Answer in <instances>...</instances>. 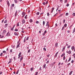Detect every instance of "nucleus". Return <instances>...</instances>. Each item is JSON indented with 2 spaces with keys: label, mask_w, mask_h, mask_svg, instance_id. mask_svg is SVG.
Returning <instances> with one entry per match:
<instances>
[{
  "label": "nucleus",
  "mask_w": 75,
  "mask_h": 75,
  "mask_svg": "<svg viewBox=\"0 0 75 75\" xmlns=\"http://www.w3.org/2000/svg\"><path fill=\"white\" fill-rule=\"evenodd\" d=\"M43 50H44L45 51H46V49H45V48H43Z\"/></svg>",
  "instance_id": "52"
},
{
  "label": "nucleus",
  "mask_w": 75,
  "mask_h": 75,
  "mask_svg": "<svg viewBox=\"0 0 75 75\" xmlns=\"http://www.w3.org/2000/svg\"><path fill=\"white\" fill-rule=\"evenodd\" d=\"M3 53H6V52L5 51H3Z\"/></svg>",
  "instance_id": "50"
},
{
  "label": "nucleus",
  "mask_w": 75,
  "mask_h": 75,
  "mask_svg": "<svg viewBox=\"0 0 75 75\" xmlns=\"http://www.w3.org/2000/svg\"><path fill=\"white\" fill-rule=\"evenodd\" d=\"M49 63V61H48L47 62H46V64H48Z\"/></svg>",
  "instance_id": "55"
},
{
  "label": "nucleus",
  "mask_w": 75,
  "mask_h": 75,
  "mask_svg": "<svg viewBox=\"0 0 75 75\" xmlns=\"http://www.w3.org/2000/svg\"><path fill=\"white\" fill-rule=\"evenodd\" d=\"M25 64L23 63V67H25Z\"/></svg>",
  "instance_id": "57"
},
{
  "label": "nucleus",
  "mask_w": 75,
  "mask_h": 75,
  "mask_svg": "<svg viewBox=\"0 0 75 75\" xmlns=\"http://www.w3.org/2000/svg\"><path fill=\"white\" fill-rule=\"evenodd\" d=\"M17 26L18 27V26H19L20 25H19V22H18L17 23Z\"/></svg>",
  "instance_id": "21"
},
{
  "label": "nucleus",
  "mask_w": 75,
  "mask_h": 75,
  "mask_svg": "<svg viewBox=\"0 0 75 75\" xmlns=\"http://www.w3.org/2000/svg\"><path fill=\"white\" fill-rule=\"evenodd\" d=\"M64 26L63 27L62 29V30H64Z\"/></svg>",
  "instance_id": "43"
},
{
  "label": "nucleus",
  "mask_w": 75,
  "mask_h": 75,
  "mask_svg": "<svg viewBox=\"0 0 75 75\" xmlns=\"http://www.w3.org/2000/svg\"><path fill=\"white\" fill-rule=\"evenodd\" d=\"M65 56H64L63 57V60H65Z\"/></svg>",
  "instance_id": "40"
},
{
  "label": "nucleus",
  "mask_w": 75,
  "mask_h": 75,
  "mask_svg": "<svg viewBox=\"0 0 75 75\" xmlns=\"http://www.w3.org/2000/svg\"><path fill=\"white\" fill-rule=\"evenodd\" d=\"M27 16H26L25 17V18L26 19H27Z\"/></svg>",
  "instance_id": "30"
},
{
  "label": "nucleus",
  "mask_w": 75,
  "mask_h": 75,
  "mask_svg": "<svg viewBox=\"0 0 75 75\" xmlns=\"http://www.w3.org/2000/svg\"><path fill=\"white\" fill-rule=\"evenodd\" d=\"M38 74V72H36L35 75H37Z\"/></svg>",
  "instance_id": "46"
},
{
  "label": "nucleus",
  "mask_w": 75,
  "mask_h": 75,
  "mask_svg": "<svg viewBox=\"0 0 75 75\" xmlns=\"http://www.w3.org/2000/svg\"><path fill=\"white\" fill-rule=\"evenodd\" d=\"M6 33V30H4L3 31V33L4 34H5Z\"/></svg>",
  "instance_id": "9"
},
{
  "label": "nucleus",
  "mask_w": 75,
  "mask_h": 75,
  "mask_svg": "<svg viewBox=\"0 0 75 75\" xmlns=\"http://www.w3.org/2000/svg\"><path fill=\"white\" fill-rule=\"evenodd\" d=\"M13 29H14V27H13L11 28V30H13Z\"/></svg>",
  "instance_id": "62"
},
{
  "label": "nucleus",
  "mask_w": 75,
  "mask_h": 75,
  "mask_svg": "<svg viewBox=\"0 0 75 75\" xmlns=\"http://www.w3.org/2000/svg\"><path fill=\"white\" fill-rule=\"evenodd\" d=\"M46 26H47V27H47V29L49 28V25L48 24H47Z\"/></svg>",
  "instance_id": "11"
},
{
  "label": "nucleus",
  "mask_w": 75,
  "mask_h": 75,
  "mask_svg": "<svg viewBox=\"0 0 75 75\" xmlns=\"http://www.w3.org/2000/svg\"><path fill=\"white\" fill-rule=\"evenodd\" d=\"M73 16H75V13H73Z\"/></svg>",
  "instance_id": "34"
},
{
  "label": "nucleus",
  "mask_w": 75,
  "mask_h": 75,
  "mask_svg": "<svg viewBox=\"0 0 75 75\" xmlns=\"http://www.w3.org/2000/svg\"><path fill=\"white\" fill-rule=\"evenodd\" d=\"M17 11H16L15 13V16H17Z\"/></svg>",
  "instance_id": "14"
},
{
  "label": "nucleus",
  "mask_w": 75,
  "mask_h": 75,
  "mask_svg": "<svg viewBox=\"0 0 75 75\" xmlns=\"http://www.w3.org/2000/svg\"><path fill=\"white\" fill-rule=\"evenodd\" d=\"M39 14H40V13H39V12H37L36 13L37 15H39Z\"/></svg>",
  "instance_id": "25"
},
{
  "label": "nucleus",
  "mask_w": 75,
  "mask_h": 75,
  "mask_svg": "<svg viewBox=\"0 0 75 75\" xmlns=\"http://www.w3.org/2000/svg\"><path fill=\"white\" fill-rule=\"evenodd\" d=\"M71 47V45H69L67 47V48H69Z\"/></svg>",
  "instance_id": "31"
},
{
  "label": "nucleus",
  "mask_w": 75,
  "mask_h": 75,
  "mask_svg": "<svg viewBox=\"0 0 75 75\" xmlns=\"http://www.w3.org/2000/svg\"><path fill=\"white\" fill-rule=\"evenodd\" d=\"M25 38H26V37L25 38V39L24 40V42H25Z\"/></svg>",
  "instance_id": "26"
},
{
  "label": "nucleus",
  "mask_w": 75,
  "mask_h": 75,
  "mask_svg": "<svg viewBox=\"0 0 75 75\" xmlns=\"http://www.w3.org/2000/svg\"><path fill=\"white\" fill-rule=\"evenodd\" d=\"M23 57H21V61H22V60H23Z\"/></svg>",
  "instance_id": "33"
},
{
  "label": "nucleus",
  "mask_w": 75,
  "mask_h": 75,
  "mask_svg": "<svg viewBox=\"0 0 75 75\" xmlns=\"http://www.w3.org/2000/svg\"><path fill=\"white\" fill-rule=\"evenodd\" d=\"M28 38H29V37H28L26 38V40L27 41L28 40Z\"/></svg>",
  "instance_id": "32"
},
{
  "label": "nucleus",
  "mask_w": 75,
  "mask_h": 75,
  "mask_svg": "<svg viewBox=\"0 0 75 75\" xmlns=\"http://www.w3.org/2000/svg\"><path fill=\"white\" fill-rule=\"evenodd\" d=\"M58 54V52H57V53L56 54H55V57H57Z\"/></svg>",
  "instance_id": "7"
},
{
  "label": "nucleus",
  "mask_w": 75,
  "mask_h": 75,
  "mask_svg": "<svg viewBox=\"0 0 75 75\" xmlns=\"http://www.w3.org/2000/svg\"><path fill=\"white\" fill-rule=\"evenodd\" d=\"M36 24H38V23H39V22L38 21H36Z\"/></svg>",
  "instance_id": "24"
},
{
  "label": "nucleus",
  "mask_w": 75,
  "mask_h": 75,
  "mask_svg": "<svg viewBox=\"0 0 75 75\" xmlns=\"http://www.w3.org/2000/svg\"><path fill=\"white\" fill-rule=\"evenodd\" d=\"M6 36H10V32H8V33H7Z\"/></svg>",
  "instance_id": "1"
},
{
  "label": "nucleus",
  "mask_w": 75,
  "mask_h": 75,
  "mask_svg": "<svg viewBox=\"0 0 75 75\" xmlns=\"http://www.w3.org/2000/svg\"><path fill=\"white\" fill-rule=\"evenodd\" d=\"M7 4L8 5V6H10V4L9 3V1H7Z\"/></svg>",
  "instance_id": "4"
},
{
  "label": "nucleus",
  "mask_w": 75,
  "mask_h": 75,
  "mask_svg": "<svg viewBox=\"0 0 75 75\" xmlns=\"http://www.w3.org/2000/svg\"><path fill=\"white\" fill-rule=\"evenodd\" d=\"M13 59H14V60H16V57H13Z\"/></svg>",
  "instance_id": "45"
},
{
  "label": "nucleus",
  "mask_w": 75,
  "mask_h": 75,
  "mask_svg": "<svg viewBox=\"0 0 75 75\" xmlns=\"http://www.w3.org/2000/svg\"><path fill=\"white\" fill-rule=\"evenodd\" d=\"M61 65V62H59L58 64V65L59 66Z\"/></svg>",
  "instance_id": "54"
},
{
  "label": "nucleus",
  "mask_w": 75,
  "mask_h": 75,
  "mask_svg": "<svg viewBox=\"0 0 75 75\" xmlns=\"http://www.w3.org/2000/svg\"><path fill=\"white\" fill-rule=\"evenodd\" d=\"M3 55V53H1L0 54V56H1Z\"/></svg>",
  "instance_id": "44"
},
{
  "label": "nucleus",
  "mask_w": 75,
  "mask_h": 75,
  "mask_svg": "<svg viewBox=\"0 0 75 75\" xmlns=\"http://www.w3.org/2000/svg\"><path fill=\"white\" fill-rule=\"evenodd\" d=\"M50 57V54H48L47 55V57Z\"/></svg>",
  "instance_id": "53"
},
{
  "label": "nucleus",
  "mask_w": 75,
  "mask_h": 75,
  "mask_svg": "<svg viewBox=\"0 0 75 75\" xmlns=\"http://www.w3.org/2000/svg\"><path fill=\"white\" fill-rule=\"evenodd\" d=\"M66 16H68V13H67L66 14Z\"/></svg>",
  "instance_id": "37"
},
{
  "label": "nucleus",
  "mask_w": 75,
  "mask_h": 75,
  "mask_svg": "<svg viewBox=\"0 0 75 75\" xmlns=\"http://www.w3.org/2000/svg\"><path fill=\"white\" fill-rule=\"evenodd\" d=\"M14 34L15 35H18L19 34V33L18 32H14Z\"/></svg>",
  "instance_id": "2"
},
{
  "label": "nucleus",
  "mask_w": 75,
  "mask_h": 75,
  "mask_svg": "<svg viewBox=\"0 0 75 75\" xmlns=\"http://www.w3.org/2000/svg\"><path fill=\"white\" fill-rule=\"evenodd\" d=\"M43 25H45V21H43Z\"/></svg>",
  "instance_id": "28"
},
{
  "label": "nucleus",
  "mask_w": 75,
  "mask_h": 75,
  "mask_svg": "<svg viewBox=\"0 0 75 75\" xmlns=\"http://www.w3.org/2000/svg\"><path fill=\"white\" fill-rule=\"evenodd\" d=\"M19 72V70H18L17 71V72H16V74H18V72Z\"/></svg>",
  "instance_id": "19"
},
{
  "label": "nucleus",
  "mask_w": 75,
  "mask_h": 75,
  "mask_svg": "<svg viewBox=\"0 0 75 75\" xmlns=\"http://www.w3.org/2000/svg\"><path fill=\"white\" fill-rule=\"evenodd\" d=\"M45 66H46V64H44L43 66V68H45Z\"/></svg>",
  "instance_id": "8"
},
{
  "label": "nucleus",
  "mask_w": 75,
  "mask_h": 75,
  "mask_svg": "<svg viewBox=\"0 0 75 75\" xmlns=\"http://www.w3.org/2000/svg\"><path fill=\"white\" fill-rule=\"evenodd\" d=\"M71 53V51H69L68 52V54H70Z\"/></svg>",
  "instance_id": "17"
},
{
  "label": "nucleus",
  "mask_w": 75,
  "mask_h": 75,
  "mask_svg": "<svg viewBox=\"0 0 75 75\" xmlns=\"http://www.w3.org/2000/svg\"><path fill=\"white\" fill-rule=\"evenodd\" d=\"M72 71H71L69 74V75H71V74H72Z\"/></svg>",
  "instance_id": "20"
},
{
  "label": "nucleus",
  "mask_w": 75,
  "mask_h": 75,
  "mask_svg": "<svg viewBox=\"0 0 75 75\" xmlns=\"http://www.w3.org/2000/svg\"><path fill=\"white\" fill-rule=\"evenodd\" d=\"M62 0H59V1L61 3H62Z\"/></svg>",
  "instance_id": "38"
},
{
  "label": "nucleus",
  "mask_w": 75,
  "mask_h": 75,
  "mask_svg": "<svg viewBox=\"0 0 75 75\" xmlns=\"http://www.w3.org/2000/svg\"><path fill=\"white\" fill-rule=\"evenodd\" d=\"M71 57H70L69 60H68V62H69V61H71Z\"/></svg>",
  "instance_id": "18"
},
{
  "label": "nucleus",
  "mask_w": 75,
  "mask_h": 75,
  "mask_svg": "<svg viewBox=\"0 0 75 75\" xmlns=\"http://www.w3.org/2000/svg\"><path fill=\"white\" fill-rule=\"evenodd\" d=\"M29 21L30 22V23H32V22H33V20L32 19H30L29 20Z\"/></svg>",
  "instance_id": "15"
},
{
  "label": "nucleus",
  "mask_w": 75,
  "mask_h": 75,
  "mask_svg": "<svg viewBox=\"0 0 75 75\" xmlns=\"http://www.w3.org/2000/svg\"><path fill=\"white\" fill-rule=\"evenodd\" d=\"M67 32H68V33H70V32L69 30H68Z\"/></svg>",
  "instance_id": "60"
},
{
  "label": "nucleus",
  "mask_w": 75,
  "mask_h": 75,
  "mask_svg": "<svg viewBox=\"0 0 75 75\" xmlns=\"http://www.w3.org/2000/svg\"><path fill=\"white\" fill-rule=\"evenodd\" d=\"M14 1L16 3H17V0H14Z\"/></svg>",
  "instance_id": "22"
},
{
  "label": "nucleus",
  "mask_w": 75,
  "mask_h": 75,
  "mask_svg": "<svg viewBox=\"0 0 75 75\" xmlns=\"http://www.w3.org/2000/svg\"><path fill=\"white\" fill-rule=\"evenodd\" d=\"M11 61H9L8 62V64H10V63H11Z\"/></svg>",
  "instance_id": "42"
},
{
  "label": "nucleus",
  "mask_w": 75,
  "mask_h": 75,
  "mask_svg": "<svg viewBox=\"0 0 75 75\" xmlns=\"http://www.w3.org/2000/svg\"><path fill=\"white\" fill-rule=\"evenodd\" d=\"M66 6H67V7H68V6H69V4H67V5H66Z\"/></svg>",
  "instance_id": "48"
},
{
  "label": "nucleus",
  "mask_w": 75,
  "mask_h": 75,
  "mask_svg": "<svg viewBox=\"0 0 75 75\" xmlns=\"http://www.w3.org/2000/svg\"><path fill=\"white\" fill-rule=\"evenodd\" d=\"M22 23H23V24H24L25 23V20L24 19H23L22 21Z\"/></svg>",
  "instance_id": "6"
},
{
  "label": "nucleus",
  "mask_w": 75,
  "mask_h": 75,
  "mask_svg": "<svg viewBox=\"0 0 75 75\" xmlns=\"http://www.w3.org/2000/svg\"><path fill=\"white\" fill-rule=\"evenodd\" d=\"M54 8H52V11H51V13H52V12H53V11H54Z\"/></svg>",
  "instance_id": "10"
},
{
  "label": "nucleus",
  "mask_w": 75,
  "mask_h": 75,
  "mask_svg": "<svg viewBox=\"0 0 75 75\" xmlns=\"http://www.w3.org/2000/svg\"><path fill=\"white\" fill-rule=\"evenodd\" d=\"M74 60H72V61H71V63H74Z\"/></svg>",
  "instance_id": "64"
},
{
  "label": "nucleus",
  "mask_w": 75,
  "mask_h": 75,
  "mask_svg": "<svg viewBox=\"0 0 75 75\" xmlns=\"http://www.w3.org/2000/svg\"><path fill=\"white\" fill-rule=\"evenodd\" d=\"M4 37V35H2V37L1 38H3Z\"/></svg>",
  "instance_id": "51"
},
{
  "label": "nucleus",
  "mask_w": 75,
  "mask_h": 75,
  "mask_svg": "<svg viewBox=\"0 0 75 75\" xmlns=\"http://www.w3.org/2000/svg\"><path fill=\"white\" fill-rule=\"evenodd\" d=\"M74 48L75 47H74V46H72L71 47L72 50H74Z\"/></svg>",
  "instance_id": "13"
},
{
  "label": "nucleus",
  "mask_w": 75,
  "mask_h": 75,
  "mask_svg": "<svg viewBox=\"0 0 75 75\" xmlns=\"http://www.w3.org/2000/svg\"><path fill=\"white\" fill-rule=\"evenodd\" d=\"M30 51H31V50H30V49L28 51V52L29 53V52H30Z\"/></svg>",
  "instance_id": "39"
},
{
  "label": "nucleus",
  "mask_w": 75,
  "mask_h": 75,
  "mask_svg": "<svg viewBox=\"0 0 75 75\" xmlns=\"http://www.w3.org/2000/svg\"><path fill=\"white\" fill-rule=\"evenodd\" d=\"M67 24H65L64 25V27H67Z\"/></svg>",
  "instance_id": "41"
},
{
  "label": "nucleus",
  "mask_w": 75,
  "mask_h": 75,
  "mask_svg": "<svg viewBox=\"0 0 75 75\" xmlns=\"http://www.w3.org/2000/svg\"><path fill=\"white\" fill-rule=\"evenodd\" d=\"M12 49H11L10 50V52H12Z\"/></svg>",
  "instance_id": "59"
},
{
  "label": "nucleus",
  "mask_w": 75,
  "mask_h": 75,
  "mask_svg": "<svg viewBox=\"0 0 75 75\" xmlns=\"http://www.w3.org/2000/svg\"><path fill=\"white\" fill-rule=\"evenodd\" d=\"M64 3H67V0H65Z\"/></svg>",
  "instance_id": "36"
},
{
  "label": "nucleus",
  "mask_w": 75,
  "mask_h": 75,
  "mask_svg": "<svg viewBox=\"0 0 75 75\" xmlns=\"http://www.w3.org/2000/svg\"><path fill=\"white\" fill-rule=\"evenodd\" d=\"M65 47L64 46L63 48V50H65Z\"/></svg>",
  "instance_id": "29"
},
{
  "label": "nucleus",
  "mask_w": 75,
  "mask_h": 75,
  "mask_svg": "<svg viewBox=\"0 0 75 75\" xmlns=\"http://www.w3.org/2000/svg\"><path fill=\"white\" fill-rule=\"evenodd\" d=\"M39 70L41 71V67H40V69H39Z\"/></svg>",
  "instance_id": "61"
},
{
  "label": "nucleus",
  "mask_w": 75,
  "mask_h": 75,
  "mask_svg": "<svg viewBox=\"0 0 75 75\" xmlns=\"http://www.w3.org/2000/svg\"><path fill=\"white\" fill-rule=\"evenodd\" d=\"M64 55H65V54L64 53L61 56V57H64Z\"/></svg>",
  "instance_id": "12"
},
{
  "label": "nucleus",
  "mask_w": 75,
  "mask_h": 75,
  "mask_svg": "<svg viewBox=\"0 0 75 75\" xmlns=\"http://www.w3.org/2000/svg\"><path fill=\"white\" fill-rule=\"evenodd\" d=\"M75 28H74V29L73 30L72 33H75Z\"/></svg>",
  "instance_id": "16"
},
{
  "label": "nucleus",
  "mask_w": 75,
  "mask_h": 75,
  "mask_svg": "<svg viewBox=\"0 0 75 75\" xmlns=\"http://www.w3.org/2000/svg\"><path fill=\"white\" fill-rule=\"evenodd\" d=\"M65 20H63V23H65Z\"/></svg>",
  "instance_id": "56"
},
{
  "label": "nucleus",
  "mask_w": 75,
  "mask_h": 75,
  "mask_svg": "<svg viewBox=\"0 0 75 75\" xmlns=\"http://www.w3.org/2000/svg\"><path fill=\"white\" fill-rule=\"evenodd\" d=\"M43 4H44V5H45V3L44 2L43 3Z\"/></svg>",
  "instance_id": "63"
},
{
  "label": "nucleus",
  "mask_w": 75,
  "mask_h": 75,
  "mask_svg": "<svg viewBox=\"0 0 75 75\" xmlns=\"http://www.w3.org/2000/svg\"><path fill=\"white\" fill-rule=\"evenodd\" d=\"M7 22V20H6L5 21H4V23H6Z\"/></svg>",
  "instance_id": "27"
},
{
  "label": "nucleus",
  "mask_w": 75,
  "mask_h": 75,
  "mask_svg": "<svg viewBox=\"0 0 75 75\" xmlns=\"http://www.w3.org/2000/svg\"><path fill=\"white\" fill-rule=\"evenodd\" d=\"M45 33H43L42 34L43 35H45Z\"/></svg>",
  "instance_id": "49"
},
{
  "label": "nucleus",
  "mask_w": 75,
  "mask_h": 75,
  "mask_svg": "<svg viewBox=\"0 0 75 75\" xmlns=\"http://www.w3.org/2000/svg\"><path fill=\"white\" fill-rule=\"evenodd\" d=\"M22 33H24V30H22Z\"/></svg>",
  "instance_id": "58"
},
{
  "label": "nucleus",
  "mask_w": 75,
  "mask_h": 75,
  "mask_svg": "<svg viewBox=\"0 0 75 75\" xmlns=\"http://www.w3.org/2000/svg\"><path fill=\"white\" fill-rule=\"evenodd\" d=\"M15 30V31H18V29H16Z\"/></svg>",
  "instance_id": "35"
},
{
  "label": "nucleus",
  "mask_w": 75,
  "mask_h": 75,
  "mask_svg": "<svg viewBox=\"0 0 75 75\" xmlns=\"http://www.w3.org/2000/svg\"><path fill=\"white\" fill-rule=\"evenodd\" d=\"M22 15H23V17H24L25 16V12H23L22 13Z\"/></svg>",
  "instance_id": "3"
},
{
  "label": "nucleus",
  "mask_w": 75,
  "mask_h": 75,
  "mask_svg": "<svg viewBox=\"0 0 75 75\" xmlns=\"http://www.w3.org/2000/svg\"><path fill=\"white\" fill-rule=\"evenodd\" d=\"M33 69H34V68H31L30 69V71H32Z\"/></svg>",
  "instance_id": "23"
},
{
  "label": "nucleus",
  "mask_w": 75,
  "mask_h": 75,
  "mask_svg": "<svg viewBox=\"0 0 75 75\" xmlns=\"http://www.w3.org/2000/svg\"><path fill=\"white\" fill-rule=\"evenodd\" d=\"M55 47H58V43H56L55 44Z\"/></svg>",
  "instance_id": "5"
},
{
  "label": "nucleus",
  "mask_w": 75,
  "mask_h": 75,
  "mask_svg": "<svg viewBox=\"0 0 75 75\" xmlns=\"http://www.w3.org/2000/svg\"><path fill=\"white\" fill-rule=\"evenodd\" d=\"M20 55H21V52H20L19 54H18V55H20Z\"/></svg>",
  "instance_id": "47"
}]
</instances>
